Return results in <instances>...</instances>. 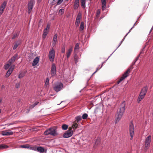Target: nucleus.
<instances>
[{
	"instance_id": "6ab92c4d",
	"label": "nucleus",
	"mask_w": 153,
	"mask_h": 153,
	"mask_svg": "<svg viewBox=\"0 0 153 153\" xmlns=\"http://www.w3.org/2000/svg\"><path fill=\"white\" fill-rule=\"evenodd\" d=\"M145 96V95H144L143 94H140L137 100V102L138 103H139L141 101V100H142L144 98Z\"/></svg>"
},
{
	"instance_id": "49530a36",
	"label": "nucleus",
	"mask_w": 153,
	"mask_h": 153,
	"mask_svg": "<svg viewBox=\"0 0 153 153\" xmlns=\"http://www.w3.org/2000/svg\"><path fill=\"white\" fill-rule=\"evenodd\" d=\"M100 13V9H98L97 10V16L99 15Z\"/></svg>"
},
{
	"instance_id": "4c0bfd02",
	"label": "nucleus",
	"mask_w": 153,
	"mask_h": 153,
	"mask_svg": "<svg viewBox=\"0 0 153 153\" xmlns=\"http://www.w3.org/2000/svg\"><path fill=\"white\" fill-rule=\"evenodd\" d=\"M49 79L48 78H47L46 80L45 85H48L49 83Z\"/></svg>"
},
{
	"instance_id": "0eeeda50",
	"label": "nucleus",
	"mask_w": 153,
	"mask_h": 153,
	"mask_svg": "<svg viewBox=\"0 0 153 153\" xmlns=\"http://www.w3.org/2000/svg\"><path fill=\"white\" fill-rule=\"evenodd\" d=\"M55 51L53 48H52L49 51L48 56L50 61L53 62L54 61L55 56Z\"/></svg>"
},
{
	"instance_id": "3c124183",
	"label": "nucleus",
	"mask_w": 153,
	"mask_h": 153,
	"mask_svg": "<svg viewBox=\"0 0 153 153\" xmlns=\"http://www.w3.org/2000/svg\"><path fill=\"white\" fill-rule=\"evenodd\" d=\"M56 42H57L53 41V43L52 44V46H54L56 45Z\"/></svg>"
},
{
	"instance_id": "e2e57ef3",
	"label": "nucleus",
	"mask_w": 153,
	"mask_h": 153,
	"mask_svg": "<svg viewBox=\"0 0 153 153\" xmlns=\"http://www.w3.org/2000/svg\"><path fill=\"white\" fill-rule=\"evenodd\" d=\"M1 109H0V113H1Z\"/></svg>"
},
{
	"instance_id": "5fc2aeb1",
	"label": "nucleus",
	"mask_w": 153,
	"mask_h": 153,
	"mask_svg": "<svg viewBox=\"0 0 153 153\" xmlns=\"http://www.w3.org/2000/svg\"><path fill=\"white\" fill-rule=\"evenodd\" d=\"M139 56V55L137 57L136 59L134 60L136 62L138 60V59Z\"/></svg>"
},
{
	"instance_id": "4be33fe9",
	"label": "nucleus",
	"mask_w": 153,
	"mask_h": 153,
	"mask_svg": "<svg viewBox=\"0 0 153 153\" xmlns=\"http://www.w3.org/2000/svg\"><path fill=\"white\" fill-rule=\"evenodd\" d=\"M76 121H74L73 122V124L72 126V127L74 129H76L78 127V125Z\"/></svg>"
},
{
	"instance_id": "a211bd4d",
	"label": "nucleus",
	"mask_w": 153,
	"mask_h": 153,
	"mask_svg": "<svg viewBox=\"0 0 153 153\" xmlns=\"http://www.w3.org/2000/svg\"><path fill=\"white\" fill-rule=\"evenodd\" d=\"M39 60V58L38 57H36L33 61L32 65L33 66H36L38 63Z\"/></svg>"
},
{
	"instance_id": "9b49d317",
	"label": "nucleus",
	"mask_w": 153,
	"mask_h": 153,
	"mask_svg": "<svg viewBox=\"0 0 153 153\" xmlns=\"http://www.w3.org/2000/svg\"><path fill=\"white\" fill-rule=\"evenodd\" d=\"M30 149H32L34 150L37 151L41 153H43L44 152L45 150L42 147H31Z\"/></svg>"
},
{
	"instance_id": "864d4df0",
	"label": "nucleus",
	"mask_w": 153,
	"mask_h": 153,
	"mask_svg": "<svg viewBox=\"0 0 153 153\" xmlns=\"http://www.w3.org/2000/svg\"><path fill=\"white\" fill-rule=\"evenodd\" d=\"M136 62V61H135V60H134V61L132 63V66L134 65Z\"/></svg>"
},
{
	"instance_id": "cd10ccee",
	"label": "nucleus",
	"mask_w": 153,
	"mask_h": 153,
	"mask_svg": "<svg viewBox=\"0 0 153 153\" xmlns=\"http://www.w3.org/2000/svg\"><path fill=\"white\" fill-rule=\"evenodd\" d=\"M8 147V146L4 144L0 145V149H6Z\"/></svg>"
},
{
	"instance_id": "5701e85b",
	"label": "nucleus",
	"mask_w": 153,
	"mask_h": 153,
	"mask_svg": "<svg viewBox=\"0 0 153 153\" xmlns=\"http://www.w3.org/2000/svg\"><path fill=\"white\" fill-rule=\"evenodd\" d=\"M48 33V32L47 31V28H45L43 31V33L42 34V37L44 39L46 37V36Z\"/></svg>"
},
{
	"instance_id": "a18cd8bd",
	"label": "nucleus",
	"mask_w": 153,
	"mask_h": 153,
	"mask_svg": "<svg viewBox=\"0 0 153 153\" xmlns=\"http://www.w3.org/2000/svg\"><path fill=\"white\" fill-rule=\"evenodd\" d=\"M38 103H39L38 102L35 103L34 104H33V105H31L30 108H33L36 105H37V104Z\"/></svg>"
},
{
	"instance_id": "9d476101",
	"label": "nucleus",
	"mask_w": 153,
	"mask_h": 153,
	"mask_svg": "<svg viewBox=\"0 0 153 153\" xmlns=\"http://www.w3.org/2000/svg\"><path fill=\"white\" fill-rule=\"evenodd\" d=\"M7 2L4 1L0 6V16L3 13L4 11L6 6Z\"/></svg>"
},
{
	"instance_id": "4468645a",
	"label": "nucleus",
	"mask_w": 153,
	"mask_h": 153,
	"mask_svg": "<svg viewBox=\"0 0 153 153\" xmlns=\"http://www.w3.org/2000/svg\"><path fill=\"white\" fill-rule=\"evenodd\" d=\"M14 66V65L10 68L5 75V77H8L10 76L13 70Z\"/></svg>"
},
{
	"instance_id": "37998d69",
	"label": "nucleus",
	"mask_w": 153,
	"mask_h": 153,
	"mask_svg": "<svg viewBox=\"0 0 153 153\" xmlns=\"http://www.w3.org/2000/svg\"><path fill=\"white\" fill-rule=\"evenodd\" d=\"M135 23H134V25H133V27H132L131 28V29L129 30V31L128 32V33L126 34V36H125V37H126V36H127V35L128 34V33H129L130 32V31H131V30L132 29V28H133L134 27V25H135Z\"/></svg>"
},
{
	"instance_id": "aec40b11",
	"label": "nucleus",
	"mask_w": 153,
	"mask_h": 153,
	"mask_svg": "<svg viewBox=\"0 0 153 153\" xmlns=\"http://www.w3.org/2000/svg\"><path fill=\"white\" fill-rule=\"evenodd\" d=\"M79 0H75L74 4V8L75 9H77L79 7Z\"/></svg>"
},
{
	"instance_id": "680f3d73",
	"label": "nucleus",
	"mask_w": 153,
	"mask_h": 153,
	"mask_svg": "<svg viewBox=\"0 0 153 153\" xmlns=\"http://www.w3.org/2000/svg\"><path fill=\"white\" fill-rule=\"evenodd\" d=\"M2 99L1 98H0V103L2 101Z\"/></svg>"
},
{
	"instance_id": "1a4fd4ad",
	"label": "nucleus",
	"mask_w": 153,
	"mask_h": 153,
	"mask_svg": "<svg viewBox=\"0 0 153 153\" xmlns=\"http://www.w3.org/2000/svg\"><path fill=\"white\" fill-rule=\"evenodd\" d=\"M129 131L131 137V139H132L133 138V136L134 135V125L132 123V122H131L129 124Z\"/></svg>"
},
{
	"instance_id": "c85d7f7f",
	"label": "nucleus",
	"mask_w": 153,
	"mask_h": 153,
	"mask_svg": "<svg viewBox=\"0 0 153 153\" xmlns=\"http://www.w3.org/2000/svg\"><path fill=\"white\" fill-rule=\"evenodd\" d=\"M11 64H10V63H9L8 62V63H7V64L5 65H4V69L5 70L9 68Z\"/></svg>"
},
{
	"instance_id": "c9c22d12",
	"label": "nucleus",
	"mask_w": 153,
	"mask_h": 153,
	"mask_svg": "<svg viewBox=\"0 0 153 153\" xmlns=\"http://www.w3.org/2000/svg\"><path fill=\"white\" fill-rule=\"evenodd\" d=\"M88 116V114L86 113H85L83 114L82 116V118L83 119L85 120L87 119Z\"/></svg>"
},
{
	"instance_id": "6e6d98bb",
	"label": "nucleus",
	"mask_w": 153,
	"mask_h": 153,
	"mask_svg": "<svg viewBox=\"0 0 153 153\" xmlns=\"http://www.w3.org/2000/svg\"><path fill=\"white\" fill-rule=\"evenodd\" d=\"M99 70L98 68H97L96 70V71H95L92 74V75H93L98 70Z\"/></svg>"
},
{
	"instance_id": "dca6fc26",
	"label": "nucleus",
	"mask_w": 153,
	"mask_h": 153,
	"mask_svg": "<svg viewBox=\"0 0 153 153\" xmlns=\"http://www.w3.org/2000/svg\"><path fill=\"white\" fill-rule=\"evenodd\" d=\"M102 3V11L105 10L106 7V0H101Z\"/></svg>"
},
{
	"instance_id": "393cba45",
	"label": "nucleus",
	"mask_w": 153,
	"mask_h": 153,
	"mask_svg": "<svg viewBox=\"0 0 153 153\" xmlns=\"http://www.w3.org/2000/svg\"><path fill=\"white\" fill-rule=\"evenodd\" d=\"M100 141V138H97L96 139L95 142V144L94 146V147L95 148H96V146L98 145Z\"/></svg>"
},
{
	"instance_id": "69168bd1",
	"label": "nucleus",
	"mask_w": 153,
	"mask_h": 153,
	"mask_svg": "<svg viewBox=\"0 0 153 153\" xmlns=\"http://www.w3.org/2000/svg\"><path fill=\"white\" fill-rule=\"evenodd\" d=\"M66 1H68V0H65Z\"/></svg>"
},
{
	"instance_id": "473e14b6",
	"label": "nucleus",
	"mask_w": 153,
	"mask_h": 153,
	"mask_svg": "<svg viewBox=\"0 0 153 153\" xmlns=\"http://www.w3.org/2000/svg\"><path fill=\"white\" fill-rule=\"evenodd\" d=\"M80 20L78 19H76V22H75V25L76 27H78L79 25L80 22Z\"/></svg>"
},
{
	"instance_id": "4d7b16f0",
	"label": "nucleus",
	"mask_w": 153,
	"mask_h": 153,
	"mask_svg": "<svg viewBox=\"0 0 153 153\" xmlns=\"http://www.w3.org/2000/svg\"><path fill=\"white\" fill-rule=\"evenodd\" d=\"M126 37H125H125L123 38V39H122V40L120 42H121V43H122V42H123V41H124L125 39V38Z\"/></svg>"
},
{
	"instance_id": "a878e982",
	"label": "nucleus",
	"mask_w": 153,
	"mask_h": 153,
	"mask_svg": "<svg viewBox=\"0 0 153 153\" xmlns=\"http://www.w3.org/2000/svg\"><path fill=\"white\" fill-rule=\"evenodd\" d=\"M82 118L81 116H78L75 117L76 120L75 121H76L77 123H78L79 121L82 120Z\"/></svg>"
},
{
	"instance_id": "c03bdc74",
	"label": "nucleus",
	"mask_w": 153,
	"mask_h": 153,
	"mask_svg": "<svg viewBox=\"0 0 153 153\" xmlns=\"http://www.w3.org/2000/svg\"><path fill=\"white\" fill-rule=\"evenodd\" d=\"M18 44H15L14 45V46L13 47V49L14 50L16 49V48H17V47H18Z\"/></svg>"
},
{
	"instance_id": "09e8293b",
	"label": "nucleus",
	"mask_w": 153,
	"mask_h": 153,
	"mask_svg": "<svg viewBox=\"0 0 153 153\" xmlns=\"http://www.w3.org/2000/svg\"><path fill=\"white\" fill-rule=\"evenodd\" d=\"M15 124V122H13V123H8V124H6V125H7V126H9L10 125H13Z\"/></svg>"
},
{
	"instance_id": "de8ad7c7",
	"label": "nucleus",
	"mask_w": 153,
	"mask_h": 153,
	"mask_svg": "<svg viewBox=\"0 0 153 153\" xmlns=\"http://www.w3.org/2000/svg\"><path fill=\"white\" fill-rule=\"evenodd\" d=\"M62 53H64L65 51V47H63L62 48Z\"/></svg>"
},
{
	"instance_id": "f704fd0d",
	"label": "nucleus",
	"mask_w": 153,
	"mask_h": 153,
	"mask_svg": "<svg viewBox=\"0 0 153 153\" xmlns=\"http://www.w3.org/2000/svg\"><path fill=\"white\" fill-rule=\"evenodd\" d=\"M79 45L78 43H77L74 49V51H75L76 50L79 49Z\"/></svg>"
},
{
	"instance_id": "7ed1b4c3",
	"label": "nucleus",
	"mask_w": 153,
	"mask_h": 153,
	"mask_svg": "<svg viewBox=\"0 0 153 153\" xmlns=\"http://www.w3.org/2000/svg\"><path fill=\"white\" fill-rule=\"evenodd\" d=\"M133 67L132 66H131L129 68L125 73L123 75V76L120 78L119 80L117 81L118 84H119L122 81H123L124 79L127 77L128 75V74L130 73V70L132 69Z\"/></svg>"
},
{
	"instance_id": "f257e3e1",
	"label": "nucleus",
	"mask_w": 153,
	"mask_h": 153,
	"mask_svg": "<svg viewBox=\"0 0 153 153\" xmlns=\"http://www.w3.org/2000/svg\"><path fill=\"white\" fill-rule=\"evenodd\" d=\"M125 102L124 101L122 103L119 109L118 110L117 117H116L115 120L116 123H117L121 118L123 113L125 110Z\"/></svg>"
},
{
	"instance_id": "58836bf2",
	"label": "nucleus",
	"mask_w": 153,
	"mask_h": 153,
	"mask_svg": "<svg viewBox=\"0 0 153 153\" xmlns=\"http://www.w3.org/2000/svg\"><path fill=\"white\" fill-rule=\"evenodd\" d=\"M24 74L22 73H20L19 74L18 77L19 78H22L24 77Z\"/></svg>"
},
{
	"instance_id": "423d86ee",
	"label": "nucleus",
	"mask_w": 153,
	"mask_h": 153,
	"mask_svg": "<svg viewBox=\"0 0 153 153\" xmlns=\"http://www.w3.org/2000/svg\"><path fill=\"white\" fill-rule=\"evenodd\" d=\"M73 134V131L72 130V127H70L68 130L63 134V137L65 138L69 137L72 136Z\"/></svg>"
},
{
	"instance_id": "bf43d9fd",
	"label": "nucleus",
	"mask_w": 153,
	"mask_h": 153,
	"mask_svg": "<svg viewBox=\"0 0 153 153\" xmlns=\"http://www.w3.org/2000/svg\"><path fill=\"white\" fill-rule=\"evenodd\" d=\"M122 43H121V42H120L118 46L117 47V49H117L121 45V44Z\"/></svg>"
},
{
	"instance_id": "b1692460",
	"label": "nucleus",
	"mask_w": 153,
	"mask_h": 153,
	"mask_svg": "<svg viewBox=\"0 0 153 153\" xmlns=\"http://www.w3.org/2000/svg\"><path fill=\"white\" fill-rule=\"evenodd\" d=\"M84 28V23L83 22H82L81 23L80 27H79V30L82 32L83 31Z\"/></svg>"
},
{
	"instance_id": "ea45409f",
	"label": "nucleus",
	"mask_w": 153,
	"mask_h": 153,
	"mask_svg": "<svg viewBox=\"0 0 153 153\" xmlns=\"http://www.w3.org/2000/svg\"><path fill=\"white\" fill-rule=\"evenodd\" d=\"M21 147L22 148H30V147H29L27 146L26 145H22L21 146Z\"/></svg>"
},
{
	"instance_id": "f3484780",
	"label": "nucleus",
	"mask_w": 153,
	"mask_h": 153,
	"mask_svg": "<svg viewBox=\"0 0 153 153\" xmlns=\"http://www.w3.org/2000/svg\"><path fill=\"white\" fill-rule=\"evenodd\" d=\"M147 90L148 88L147 87H145L142 89L140 94L145 96Z\"/></svg>"
},
{
	"instance_id": "20e7f679",
	"label": "nucleus",
	"mask_w": 153,
	"mask_h": 153,
	"mask_svg": "<svg viewBox=\"0 0 153 153\" xmlns=\"http://www.w3.org/2000/svg\"><path fill=\"white\" fill-rule=\"evenodd\" d=\"M64 87L63 84L61 82H57L55 85L53 87V89L56 92H58L60 91Z\"/></svg>"
},
{
	"instance_id": "0e129e2a",
	"label": "nucleus",
	"mask_w": 153,
	"mask_h": 153,
	"mask_svg": "<svg viewBox=\"0 0 153 153\" xmlns=\"http://www.w3.org/2000/svg\"><path fill=\"white\" fill-rule=\"evenodd\" d=\"M63 102V101H61V103L62 102Z\"/></svg>"
},
{
	"instance_id": "412c9836",
	"label": "nucleus",
	"mask_w": 153,
	"mask_h": 153,
	"mask_svg": "<svg viewBox=\"0 0 153 153\" xmlns=\"http://www.w3.org/2000/svg\"><path fill=\"white\" fill-rule=\"evenodd\" d=\"M73 47H72L70 48L67 52V56L68 58H69L71 53L72 51Z\"/></svg>"
},
{
	"instance_id": "13d9d810",
	"label": "nucleus",
	"mask_w": 153,
	"mask_h": 153,
	"mask_svg": "<svg viewBox=\"0 0 153 153\" xmlns=\"http://www.w3.org/2000/svg\"><path fill=\"white\" fill-rule=\"evenodd\" d=\"M153 29V26H152V27L151 29V30H150V32H149V33H150L151 32V31H152Z\"/></svg>"
},
{
	"instance_id": "052dcab7",
	"label": "nucleus",
	"mask_w": 153,
	"mask_h": 153,
	"mask_svg": "<svg viewBox=\"0 0 153 153\" xmlns=\"http://www.w3.org/2000/svg\"><path fill=\"white\" fill-rule=\"evenodd\" d=\"M4 88V85H2L1 86V88Z\"/></svg>"
},
{
	"instance_id": "ddd939ff",
	"label": "nucleus",
	"mask_w": 153,
	"mask_h": 153,
	"mask_svg": "<svg viewBox=\"0 0 153 153\" xmlns=\"http://www.w3.org/2000/svg\"><path fill=\"white\" fill-rule=\"evenodd\" d=\"M1 134L3 136H9L13 135V132L10 130H6L2 131Z\"/></svg>"
},
{
	"instance_id": "39448f33",
	"label": "nucleus",
	"mask_w": 153,
	"mask_h": 153,
	"mask_svg": "<svg viewBox=\"0 0 153 153\" xmlns=\"http://www.w3.org/2000/svg\"><path fill=\"white\" fill-rule=\"evenodd\" d=\"M44 133L46 135L50 134L53 136H55L56 134V130L53 128H51L47 130L44 132Z\"/></svg>"
},
{
	"instance_id": "f8f14e48",
	"label": "nucleus",
	"mask_w": 153,
	"mask_h": 153,
	"mask_svg": "<svg viewBox=\"0 0 153 153\" xmlns=\"http://www.w3.org/2000/svg\"><path fill=\"white\" fill-rule=\"evenodd\" d=\"M56 66L54 64H52L51 66V76H55L56 73Z\"/></svg>"
},
{
	"instance_id": "f03ea898",
	"label": "nucleus",
	"mask_w": 153,
	"mask_h": 153,
	"mask_svg": "<svg viewBox=\"0 0 153 153\" xmlns=\"http://www.w3.org/2000/svg\"><path fill=\"white\" fill-rule=\"evenodd\" d=\"M151 140V136L149 135L146 138L145 141V150L146 151L150 146Z\"/></svg>"
},
{
	"instance_id": "2f4dec72",
	"label": "nucleus",
	"mask_w": 153,
	"mask_h": 153,
	"mask_svg": "<svg viewBox=\"0 0 153 153\" xmlns=\"http://www.w3.org/2000/svg\"><path fill=\"white\" fill-rule=\"evenodd\" d=\"M57 36H58V35H57V34H56V33L54 35V36H53V41H56V42L57 41Z\"/></svg>"
},
{
	"instance_id": "e433bc0d",
	"label": "nucleus",
	"mask_w": 153,
	"mask_h": 153,
	"mask_svg": "<svg viewBox=\"0 0 153 153\" xmlns=\"http://www.w3.org/2000/svg\"><path fill=\"white\" fill-rule=\"evenodd\" d=\"M64 9H61L59 10V13L60 15H62L64 13Z\"/></svg>"
},
{
	"instance_id": "bb28decb",
	"label": "nucleus",
	"mask_w": 153,
	"mask_h": 153,
	"mask_svg": "<svg viewBox=\"0 0 153 153\" xmlns=\"http://www.w3.org/2000/svg\"><path fill=\"white\" fill-rule=\"evenodd\" d=\"M85 1L86 0H81V5L84 8L85 7Z\"/></svg>"
},
{
	"instance_id": "a19ab883",
	"label": "nucleus",
	"mask_w": 153,
	"mask_h": 153,
	"mask_svg": "<svg viewBox=\"0 0 153 153\" xmlns=\"http://www.w3.org/2000/svg\"><path fill=\"white\" fill-rule=\"evenodd\" d=\"M63 0H58L57 2V5H58L60 4Z\"/></svg>"
},
{
	"instance_id": "6e6552de",
	"label": "nucleus",
	"mask_w": 153,
	"mask_h": 153,
	"mask_svg": "<svg viewBox=\"0 0 153 153\" xmlns=\"http://www.w3.org/2000/svg\"><path fill=\"white\" fill-rule=\"evenodd\" d=\"M35 4V1L34 0H30L28 4V10L27 13L28 14L30 13L34 5Z\"/></svg>"
},
{
	"instance_id": "79ce46f5",
	"label": "nucleus",
	"mask_w": 153,
	"mask_h": 153,
	"mask_svg": "<svg viewBox=\"0 0 153 153\" xmlns=\"http://www.w3.org/2000/svg\"><path fill=\"white\" fill-rule=\"evenodd\" d=\"M19 35V34H18V33H15L14 34V35L13 36V37H12V39H15L17 36Z\"/></svg>"
},
{
	"instance_id": "72a5a7b5",
	"label": "nucleus",
	"mask_w": 153,
	"mask_h": 153,
	"mask_svg": "<svg viewBox=\"0 0 153 153\" xmlns=\"http://www.w3.org/2000/svg\"><path fill=\"white\" fill-rule=\"evenodd\" d=\"M82 18V14L81 13H79L77 16L76 19L81 20Z\"/></svg>"
},
{
	"instance_id": "8fccbe9b",
	"label": "nucleus",
	"mask_w": 153,
	"mask_h": 153,
	"mask_svg": "<svg viewBox=\"0 0 153 153\" xmlns=\"http://www.w3.org/2000/svg\"><path fill=\"white\" fill-rule=\"evenodd\" d=\"M19 86H20V83H18L16 84L15 86L16 88H18L19 87Z\"/></svg>"
},
{
	"instance_id": "7c9ffc66",
	"label": "nucleus",
	"mask_w": 153,
	"mask_h": 153,
	"mask_svg": "<svg viewBox=\"0 0 153 153\" xmlns=\"http://www.w3.org/2000/svg\"><path fill=\"white\" fill-rule=\"evenodd\" d=\"M68 126L67 125L63 124L62 126V128L63 130H66L68 128Z\"/></svg>"
},
{
	"instance_id": "c756f323",
	"label": "nucleus",
	"mask_w": 153,
	"mask_h": 153,
	"mask_svg": "<svg viewBox=\"0 0 153 153\" xmlns=\"http://www.w3.org/2000/svg\"><path fill=\"white\" fill-rule=\"evenodd\" d=\"M74 58L75 60V62L76 64L78 62V59H79V58L78 56L76 54H75L74 56Z\"/></svg>"
},
{
	"instance_id": "603ef678",
	"label": "nucleus",
	"mask_w": 153,
	"mask_h": 153,
	"mask_svg": "<svg viewBox=\"0 0 153 153\" xmlns=\"http://www.w3.org/2000/svg\"><path fill=\"white\" fill-rule=\"evenodd\" d=\"M50 26L49 25H47L46 28H47V31H48V30L49 29Z\"/></svg>"
},
{
	"instance_id": "2eb2a0df",
	"label": "nucleus",
	"mask_w": 153,
	"mask_h": 153,
	"mask_svg": "<svg viewBox=\"0 0 153 153\" xmlns=\"http://www.w3.org/2000/svg\"><path fill=\"white\" fill-rule=\"evenodd\" d=\"M18 56V55L17 54H15L10 59L8 62L9 63H10L12 64V63L13 62H14L16 59L17 58Z\"/></svg>"
}]
</instances>
